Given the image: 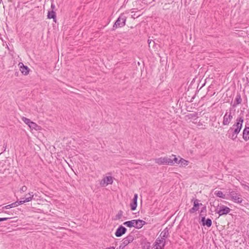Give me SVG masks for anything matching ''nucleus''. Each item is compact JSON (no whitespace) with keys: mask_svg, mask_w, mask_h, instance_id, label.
<instances>
[{"mask_svg":"<svg viewBox=\"0 0 249 249\" xmlns=\"http://www.w3.org/2000/svg\"><path fill=\"white\" fill-rule=\"evenodd\" d=\"M227 193L229 198H230L234 203L240 204L243 201L241 194L238 191L230 189L229 192Z\"/></svg>","mask_w":249,"mask_h":249,"instance_id":"f257e3e1","label":"nucleus"},{"mask_svg":"<svg viewBox=\"0 0 249 249\" xmlns=\"http://www.w3.org/2000/svg\"><path fill=\"white\" fill-rule=\"evenodd\" d=\"M146 224V222L142 219H134L127 221L124 222L123 224L128 227H134L136 229H140Z\"/></svg>","mask_w":249,"mask_h":249,"instance_id":"f03ea898","label":"nucleus"},{"mask_svg":"<svg viewBox=\"0 0 249 249\" xmlns=\"http://www.w3.org/2000/svg\"><path fill=\"white\" fill-rule=\"evenodd\" d=\"M126 17L124 13H122L114 23L112 30H115L117 28L122 27L125 25Z\"/></svg>","mask_w":249,"mask_h":249,"instance_id":"7ed1b4c3","label":"nucleus"},{"mask_svg":"<svg viewBox=\"0 0 249 249\" xmlns=\"http://www.w3.org/2000/svg\"><path fill=\"white\" fill-rule=\"evenodd\" d=\"M191 202L193 203V206L189 210V213H196V211H198L200 206H203V204L201 203H200V200L194 197H193Z\"/></svg>","mask_w":249,"mask_h":249,"instance_id":"20e7f679","label":"nucleus"},{"mask_svg":"<svg viewBox=\"0 0 249 249\" xmlns=\"http://www.w3.org/2000/svg\"><path fill=\"white\" fill-rule=\"evenodd\" d=\"M108 176L104 177L100 181V185L102 186H107L108 185H111L113 182V180L115 179L113 177L111 176V173H108L107 174Z\"/></svg>","mask_w":249,"mask_h":249,"instance_id":"39448f33","label":"nucleus"},{"mask_svg":"<svg viewBox=\"0 0 249 249\" xmlns=\"http://www.w3.org/2000/svg\"><path fill=\"white\" fill-rule=\"evenodd\" d=\"M219 210H216V213L219 214V216L226 215L228 214L231 211V209L228 207L221 205H218Z\"/></svg>","mask_w":249,"mask_h":249,"instance_id":"423d86ee","label":"nucleus"},{"mask_svg":"<svg viewBox=\"0 0 249 249\" xmlns=\"http://www.w3.org/2000/svg\"><path fill=\"white\" fill-rule=\"evenodd\" d=\"M29 195H30V196L28 197H26L24 200H20V201H17L15 202H13V203L9 204V207H10L11 208H14V207H17L19 205L23 204L25 202H28L31 201L33 199V196L31 195L30 194H29Z\"/></svg>","mask_w":249,"mask_h":249,"instance_id":"0eeeda50","label":"nucleus"},{"mask_svg":"<svg viewBox=\"0 0 249 249\" xmlns=\"http://www.w3.org/2000/svg\"><path fill=\"white\" fill-rule=\"evenodd\" d=\"M155 160V162L159 165H169V163H172V162L171 161V158H168L167 157L157 158Z\"/></svg>","mask_w":249,"mask_h":249,"instance_id":"6e6552de","label":"nucleus"},{"mask_svg":"<svg viewBox=\"0 0 249 249\" xmlns=\"http://www.w3.org/2000/svg\"><path fill=\"white\" fill-rule=\"evenodd\" d=\"M244 122V118L243 117H240L236 119L235 123L232 125V127H231L229 130L228 132H230L231 131H232L234 127H242V124Z\"/></svg>","mask_w":249,"mask_h":249,"instance_id":"1a4fd4ad","label":"nucleus"},{"mask_svg":"<svg viewBox=\"0 0 249 249\" xmlns=\"http://www.w3.org/2000/svg\"><path fill=\"white\" fill-rule=\"evenodd\" d=\"M127 229L123 225H120L116 230L115 235L117 237H120L126 233Z\"/></svg>","mask_w":249,"mask_h":249,"instance_id":"9d476101","label":"nucleus"},{"mask_svg":"<svg viewBox=\"0 0 249 249\" xmlns=\"http://www.w3.org/2000/svg\"><path fill=\"white\" fill-rule=\"evenodd\" d=\"M232 118L233 116L231 115V112L230 111L229 114H228V112H226L223 117V121L222 122L223 125H229Z\"/></svg>","mask_w":249,"mask_h":249,"instance_id":"9b49d317","label":"nucleus"},{"mask_svg":"<svg viewBox=\"0 0 249 249\" xmlns=\"http://www.w3.org/2000/svg\"><path fill=\"white\" fill-rule=\"evenodd\" d=\"M199 222L203 226H206L208 228L210 227L212 225V220L210 218H206L205 216L202 217Z\"/></svg>","mask_w":249,"mask_h":249,"instance_id":"f8f14e48","label":"nucleus"},{"mask_svg":"<svg viewBox=\"0 0 249 249\" xmlns=\"http://www.w3.org/2000/svg\"><path fill=\"white\" fill-rule=\"evenodd\" d=\"M133 240L134 236L133 235L130 233L128 235L123 239L122 244H124L125 247H126L129 243L132 242Z\"/></svg>","mask_w":249,"mask_h":249,"instance_id":"ddd939ff","label":"nucleus"},{"mask_svg":"<svg viewBox=\"0 0 249 249\" xmlns=\"http://www.w3.org/2000/svg\"><path fill=\"white\" fill-rule=\"evenodd\" d=\"M165 240L163 239L161 237V239L158 238L154 243V246L157 247L158 246H159L160 249H163L164 246H165Z\"/></svg>","mask_w":249,"mask_h":249,"instance_id":"4468645a","label":"nucleus"},{"mask_svg":"<svg viewBox=\"0 0 249 249\" xmlns=\"http://www.w3.org/2000/svg\"><path fill=\"white\" fill-rule=\"evenodd\" d=\"M18 66L22 74L26 75L29 73L30 69L27 66H25L22 62H19Z\"/></svg>","mask_w":249,"mask_h":249,"instance_id":"2eb2a0df","label":"nucleus"},{"mask_svg":"<svg viewBox=\"0 0 249 249\" xmlns=\"http://www.w3.org/2000/svg\"><path fill=\"white\" fill-rule=\"evenodd\" d=\"M243 138L246 141L249 140V127L246 126L243 130Z\"/></svg>","mask_w":249,"mask_h":249,"instance_id":"dca6fc26","label":"nucleus"},{"mask_svg":"<svg viewBox=\"0 0 249 249\" xmlns=\"http://www.w3.org/2000/svg\"><path fill=\"white\" fill-rule=\"evenodd\" d=\"M47 18L49 19H53V20L54 22H56V16L54 11H49L48 12Z\"/></svg>","mask_w":249,"mask_h":249,"instance_id":"f3484780","label":"nucleus"},{"mask_svg":"<svg viewBox=\"0 0 249 249\" xmlns=\"http://www.w3.org/2000/svg\"><path fill=\"white\" fill-rule=\"evenodd\" d=\"M169 236V229L168 228H166L164 229V230L161 232L160 234V236L163 239L165 240V238H167Z\"/></svg>","mask_w":249,"mask_h":249,"instance_id":"a211bd4d","label":"nucleus"},{"mask_svg":"<svg viewBox=\"0 0 249 249\" xmlns=\"http://www.w3.org/2000/svg\"><path fill=\"white\" fill-rule=\"evenodd\" d=\"M242 99L241 98V95L240 94H238L236 95L234 103L232 105L233 107H235L237 105L241 103Z\"/></svg>","mask_w":249,"mask_h":249,"instance_id":"6ab92c4d","label":"nucleus"},{"mask_svg":"<svg viewBox=\"0 0 249 249\" xmlns=\"http://www.w3.org/2000/svg\"><path fill=\"white\" fill-rule=\"evenodd\" d=\"M214 194L218 197L222 198L223 199H229V197L227 196V194H224L223 192L221 191H215Z\"/></svg>","mask_w":249,"mask_h":249,"instance_id":"aec40b11","label":"nucleus"},{"mask_svg":"<svg viewBox=\"0 0 249 249\" xmlns=\"http://www.w3.org/2000/svg\"><path fill=\"white\" fill-rule=\"evenodd\" d=\"M170 158H171V161L172 162V163H169V165H173L176 163H180V162H178L179 160H178V158H177L175 155H172L170 157Z\"/></svg>","mask_w":249,"mask_h":249,"instance_id":"412c9836","label":"nucleus"},{"mask_svg":"<svg viewBox=\"0 0 249 249\" xmlns=\"http://www.w3.org/2000/svg\"><path fill=\"white\" fill-rule=\"evenodd\" d=\"M150 244L149 242H148L146 240H143L142 242V249H150L151 247Z\"/></svg>","mask_w":249,"mask_h":249,"instance_id":"4be33fe9","label":"nucleus"},{"mask_svg":"<svg viewBox=\"0 0 249 249\" xmlns=\"http://www.w3.org/2000/svg\"><path fill=\"white\" fill-rule=\"evenodd\" d=\"M202 206V207L201 209L199 215V216L200 218H202V217H203V216H206V212H207L206 206L205 205H203Z\"/></svg>","mask_w":249,"mask_h":249,"instance_id":"5701e85b","label":"nucleus"},{"mask_svg":"<svg viewBox=\"0 0 249 249\" xmlns=\"http://www.w3.org/2000/svg\"><path fill=\"white\" fill-rule=\"evenodd\" d=\"M130 206L131 211H135L137 207V200H132Z\"/></svg>","mask_w":249,"mask_h":249,"instance_id":"b1692460","label":"nucleus"},{"mask_svg":"<svg viewBox=\"0 0 249 249\" xmlns=\"http://www.w3.org/2000/svg\"><path fill=\"white\" fill-rule=\"evenodd\" d=\"M32 129H35L36 130L39 129V126L35 123L33 122H31V123L29 124V126Z\"/></svg>","mask_w":249,"mask_h":249,"instance_id":"393cba45","label":"nucleus"},{"mask_svg":"<svg viewBox=\"0 0 249 249\" xmlns=\"http://www.w3.org/2000/svg\"><path fill=\"white\" fill-rule=\"evenodd\" d=\"M123 212L122 210H120L118 213L116 215L114 220H118L121 218L122 217Z\"/></svg>","mask_w":249,"mask_h":249,"instance_id":"a878e982","label":"nucleus"},{"mask_svg":"<svg viewBox=\"0 0 249 249\" xmlns=\"http://www.w3.org/2000/svg\"><path fill=\"white\" fill-rule=\"evenodd\" d=\"M178 162H180V164L183 165H187L188 164V161L182 159L180 158Z\"/></svg>","mask_w":249,"mask_h":249,"instance_id":"bb28decb","label":"nucleus"},{"mask_svg":"<svg viewBox=\"0 0 249 249\" xmlns=\"http://www.w3.org/2000/svg\"><path fill=\"white\" fill-rule=\"evenodd\" d=\"M22 120L28 126H29V124L31 123V121L26 117H23L22 118Z\"/></svg>","mask_w":249,"mask_h":249,"instance_id":"cd10ccee","label":"nucleus"},{"mask_svg":"<svg viewBox=\"0 0 249 249\" xmlns=\"http://www.w3.org/2000/svg\"><path fill=\"white\" fill-rule=\"evenodd\" d=\"M241 128H241V127L240 128V127H236L234 128V129H233V130L232 131L235 134L237 135L240 132Z\"/></svg>","mask_w":249,"mask_h":249,"instance_id":"c85d7f7f","label":"nucleus"},{"mask_svg":"<svg viewBox=\"0 0 249 249\" xmlns=\"http://www.w3.org/2000/svg\"><path fill=\"white\" fill-rule=\"evenodd\" d=\"M237 134H235L234 133L232 132L231 135H229L228 137L229 138H231L232 140H235L236 139V138H237Z\"/></svg>","mask_w":249,"mask_h":249,"instance_id":"c756f323","label":"nucleus"},{"mask_svg":"<svg viewBox=\"0 0 249 249\" xmlns=\"http://www.w3.org/2000/svg\"><path fill=\"white\" fill-rule=\"evenodd\" d=\"M51 0V8L52 9L51 11H54L55 9V6L54 4L53 3V0Z\"/></svg>","mask_w":249,"mask_h":249,"instance_id":"7c9ffc66","label":"nucleus"},{"mask_svg":"<svg viewBox=\"0 0 249 249\" xmlns=\"http://www.w3.org/2000/svg\"><path fill=\"white\" fill-rule=\"evenodd\" d=\"M189 118H193L197 117V113H193V114H190L189 115Z\"/></svg>","mask_w":249,"mask_h":249,"instance_id":"2f4dec72","label":"nucleus"},{"mask_svg":"<svg viewBox=\"0 0 249 249\" xmlns=\"http://www.w3.org/2000/svg\"><path fill=\"white\" fill-rule=\"evenodd\" d=\"M10 218H9V217H2V218L0 217V222H2V221H6L8 219H10Z\"/></svg>","mask_w":249,"mask_h":249,"instance_id":"473e14b6","label":"nucleus"},{"mask_svg":"<svg viewBox=\"0 0 249 249\" xmlns=\"http://www.w3.org/2000/svg\"><path fill=\"white\" fill-rule=\"evenodd\" d=\"M125 247L124 245V244H123L122 243H121V244L120 245V246L119 247V248H117L116 249H123L125 248Z\"/></svg>","mask_w":249,"mask_h":249,"instance_id":"72a5a7b5","label":"nucleus"},{"mask_svg":"<svg viewBox=\"0 0 249 249\" xmlns=\"http://www.w3.org/2000/svg\"><path fill=\"white\" fill-rule=\"evenodd\" d=\"M138 196L137 194H135L134 195V197L132 200H138Z\"/></svg>","mask_w":249,"mask_h":249,"instance_id":"f704fd0d","label":"nucleus"},{"mask_svg":"<svg viewBox=\"0 0 249 249\" xmlns=\"http://www.w3.org/2000/svg\"><path fill=\"white\" fill-rule=\"evenodd\" d=\"M9 205H8L7 206H5L4 207H3L1 209V210H2V212H3V210L5 209H9V208H11L10 207H9Z\"/></svg>","mask_w":249,"mask_h":249,"instance_id":"c9c22d12","label":"nucleus"},{"mask_svg":"<svg viewBox=\"0 0 249 249\" xmlns=\"http://www.w3.org/2000/svg\"><path fill=\"white\" fill-rule=\"evenodd\" d=\"M30 194L31 195H33L34 196V195L33 194V193H32L31 194V193H29L28 195H26L25 196V198H21V200H24V199H25L26 197H28L30 196Z\"/></svg>","mask_w":249,"mask_h":249,"instance_id":"e433bc0d","label":"nucleus"},{"mask_svg":"<svg viewBox=\"0 0 249 249\" xmlns=\"http://www.w3.org/2000/svg\"><path fill=\"white\" fill-rule=\"evenodd\" d=\"M27 188H20V192L21 193L22 192L26 191Z\"/></svg>","mask_w":249,"mask_h":249,"instance_id":"4c0bfd02","label":"nucleus"},{"mask_svg":"<svg viewBox=\"0 0 249 249\" xmlns=\"http://www.w3.org/2000/svg\"><path fill=\"white\" fill-rule=\"evenodd\" d=\"M148 42L149 46H150L151 43H152V42H153V44H155V42L154 41L152 40L148 39Z\"/></svg>","mask_w":249,"mask_h":249,"instance_id":"58836bf2","label":"nucleus"},{"mask_svg":"<svg viewBox=\"0 0 249 249\" xmlns=\"http://www.w3.org/2000/svg\"><path fill=\"white\" fill-rule=\"evenodd\" d=\"M105 249H115V248L114 247H111L110 248H106Z\"/></svg>","mask_w":249,"mask_h":249,"instance_id":"ea45409f","label":"nucleus"},{"mask_svg":"<svg viewBox=\"0 0 249 249\" xmlns=\"http://www.w3.org/2000/svg\"><path fill=\"white\" fill-rule=\"evenodd\" d=\"M4 212L6 213L9 214V212L4 211Z\"/></svg>","mask_w":249,"mask_h":249,"instance_id":"a19ab883","label":"nucleus"},{"mask_svg":"<svg viewBox=\"0 0 249 249\" xmlns=\"http://www.w3.org/2000/svg\"><path fill=\"white\" fill-rule=\"evenodd\" d=\"M15 75H17V76H18V72H16Z\"/></svg>","mask_w":249,"mask_h":249,"instance_id":"79ce46f5","label":"nucleus"},{"mask_svg":"<svg viewBox=\"0 0 249 249\" xmlns=\"http://www.w3.org/2000/svg\"><path fill=\"white\" fill-rule=\"evenodd\" d=\"M6 146H5V149H6ZM4 151H5V149H4Z\"/></svg>","mask_w":249,"mask_h":249,"instance_id":"37998d69","label":"nucleus"},{"mask_svg":"<svg viewBox=\"0 0 249 249\" xmlns=\"http://www.w3.org/2000/svg\"><path fill=\"white\" fill-rule=\"evenodd\" d=\"M155 249H158V247H156V248H155Z\"/></svg>","mask_w":249,"mask_h":249,"instance_id":"c03bdc74","label":"nucleus"},{"mask_svg":"<svg viewBox=\"0 0 249 249\" xmlns=\"http://www.w3.org/2000/svg\"><path fill=\"white\" fill-rule=\"evenodd\" d=\"M1 154H2V152H0V155Z\"/></svg>","mask_w":249,"mask_h":249,"instance_id":"a18cd8bd","label":"nucleus"},{"mask_svg":"<svg viewBox=\"0 0 249 249\" xmlns=\"http://www.w3.org/2000/svg\"><path fill=\"white\" fill-rule=\"evenodd\" d=\"M1 154H2V152H0V155Z\"/></svg>","mask_w":249,"mask_h":249,"instance_id":"49530a36","label":"nucleus"},{"mask_svg":"<svg viewBox=\"0 0 249 249\" xmlns=\"http://www.w3.org/2000/svg\"><path fill=\"white\" fill-rule=\"evenodd\" d=\"M1 154H2V152H0V155Z\"/></svg>","mask_w":249,"mask_h":249,"instance_id":"de8ad7c7","label":"nucleus"},{"mask_svg":"<svg viewBox=\"0 0 249 249\" xmlns=\"http://www.w3.org/2000/svg\"><path fill=\"white\" fill-rule=\"evenodd\" d=\"M1 154H2V152H0V155Z\"/></svg>","mask_w":249,"mask_h":249,"instance_id":"09e8293b","label":"nucleus"},{"mask_svg":"<svg viewBox=\"0 0 249 249\" xmlns=\"http://www.w3.org/2000/svg\"><path fill=\"white\" fill-rule=\"evenodd\" d=\"M248 83H249V81H248Z\"/></svg>","mask_w":249,"mask_h":249,"instance_id":"8fccbe9b","label":"nucleus"}]
</instances>
